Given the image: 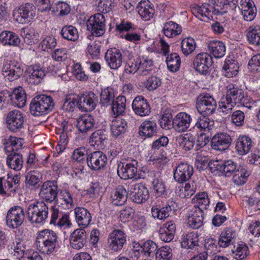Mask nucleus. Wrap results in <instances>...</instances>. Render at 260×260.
I'll list each match as a JSON object with an SVG mask.
<instances>
[{
  "label": "nucleus",
  "mask_w": 260,
  "mask_h": 260,
  "mask_svg": "<svg viewBox=\"0 0 260 260\" xmlns=\"http://www.w3.org/2000/svg\"><path fill=\"white\" fill-rule=\"evenodd\" d=\"M245 101H247V97L244 91L237 86L230 84L227 87L225 96L221 99L219 106L222 112L228 114L236 104L244 106Z\"/></svg>",
  "instance_id": "1"
},
{
  "label": "nucleus",
  "mask_w": 260,
  "mask_h": 260,
  "mask_svg": "<svg viewBox=\"0 0 260 260\" xmlns=\"http://www.w3.org/2000/svg\"><path fill=\"white\" fill-rule=\"evenodd\" d=\"M54 103L51 96L40 94L32 99L30 104V111L36 116L45 115L51 112Z\"/></svg>",
  "instance_id": "2"
},
{
  "label": "nucleus",
  "mask_w": 260,
  "mask_h": 260,
  "mask_svg": "<svg viewBox=\"0 0 260 260\" xmlns=\"http://www.w3.org/2000/svg\"><path fill=\"white\" fill-rule=\"evenodd\" d=\"M49 213V208L43 202H37L29 205L27 208V216L31 223L44 224Z\"/></svg>",
  "instance_id": "3"
},
{
  "label": "nucleus",
  "mask_w": 260,
  "mask_h": 260,
  "mask_svg": "<svg viewBox=\"0 0 260 260\" xmlns=\"http://www.w3.org/2000/svg\"><path fill=\"white\" fill-rule=\"evenodd\" d=\"M216 107L215 100L208 93L200 94L197 99L196 108L201 114L211 115L215 112Z\"/></svg>",
  "instance_id": "4"
},
{
  "label": "nucleus",
  "mask_w": 260,
  "mask_h": 260,
  "mask_svg": "<svg viewBox=\"0 0 260 260\" xmlns=\"http://www.w3.org/2000/svg\"><path fill=\"white\" fill-rule=\"evenodd\" d=\"M25 218L24 212L20 206L11 207L6 216V224L11 229H16L22 225Z\"/></svg>",
  "instance_id": "5"
},
{
  "label": "nucleus",
  "mask_w": 260,
  "mask_h": 260,
  "mask_svg": "<svg viewBox=\"0 0 260 260\" xmlns=\"http://www.w3.org/2000/svg\"><path fill=\"white\" fill-rule=\"evenodd\" d=\"M87 29L96 37L103 36L106 30L105 18L101 13L91 16L86 23Z\"/></svg>",
  "instance_id": "6"
},
{
  "label": "nucleus",
  "mask_w": 260,
  "mask_h": 260,
  "mask_svg": "<svg viewBox=\"0 0 260 260\" xmlns=\"http://www.w3.org/2000/svg\"><path fill=\"white\" fill-rule=\"evenodd\" d=\"M138 162L135 159L120 162L118 165L117 174L122 179H132L138 172Z\"/></svg>",
  "instance_id": "7"
},
{
  "label": "nucleus",
  "mask_w": 260,
  "mask_h": 260,
  "mask_svg": "<svg viewBox=\"0 0 260 260\" xmlns=\"http://www.w3.org/2000/svg\"><path fill=\"white\" fill-rule=\"evenodd\" d=\"M58 189L56 182L46 181L41 186L39 195L43 201L46 202H55L58 192Z\"/></svg>",
  "instance_id": "8"
},
{
  "label": "nucleus",
  "mask_w": 260,
  "mask_h": 260,
  "mask_svg": "<svg viewBox=\"0 0 260 260\" xmlns=\"http://www.w3.org/2000/svg\"><path fill=\"white\" fill-rule=\"evenodd\" d=\"M86 161L88 167L91 170L99 171L105 167L108 159L103 152L96 151L87 155Z\"/></svg>",
  "instance_id": "9"
},
{
  "label": "nucleus",
  "mask_w": 260,
  "mask_h": 260,
  "mask_svg": "<svg viewBox=\"0 0 260 260\" xmlns=\"http://www.w3.org/2000/svg\"><path fill=\"white\" fill-rule=\"evenodd\" d=\"M8 128L13 132L19 131L23 127L24 117L19 110H15L9 112L6 117Z\"/></svg>",
  "instance_id": "10"
},
{
  "label": "nucleus",
  "mask_w": 260,
  "mask_h": 260,
  "mask_svg": "<svg viewBox=\"0 0 260 260\" xmlns=\"http://www.w3.org/2000/svg\"><path fill=\"white\" fill-rule=\"evenodd\" d=\"M23 69L18 63L11 64L8 61L4 62L2 73L5 78L9 81L18 79L23 74Z\"/></svg>",
  "instance_id": "11"
},
{
  "label": "nucleus",
  "mask_w": 260,
  "mask_h": 260,
  "mask_svg": "<svg viewBox=\"0 0 260 260\" xmlns=\"http://www.w3.org/2000/svg\"><path fill=\"white\" fill-rule=\"evenodd\" d=\"M49 224L64 229L70 228L72 225V223L69 219V215L62 214L55 206H52L51 209V218Z\"/></svg>",
  "instance_id": "12"
},
{
  "label": "nucleus",
  "mask_w": 260,
  "mask_h": 260,
  "mask_svg": "<svg viewBox=\"0 0 260 260\" xmlns=\"http://www.w3.org/2000/svg\"><path fill=\"white\" fill-rule=\"evenodd\" d=\"M78 108L82 112L90 111L96 107L97 96L93 92L77 98Z\"/></svg>",
  "instance_id": "13"
},
{
  "label": "nucleus",
  "mask_w": 260,
  "mask_h": 260,
  "mask_svg": "<svg viewBox=\"0 0 260 260\" xmlns=\"http://www.w3.org/2000/svg\"><path fill=\"white\" fill-rule=\"evenodd\" d=\"M108 244L109 248L113 251L120 250L126 242V235L120 230H115L109 235Z\"/></svg>",
  "instance_id": "14"
},
{
  "label": "nucleus",
  "mask_w": 260,
  "mask_h": 260,
  "mask_svg": "<svg viewBox=\"0 0 260 260\" xmlns=\"http://www.w3.org/2000/svg\"><path fill=\"white\" fill-rule=\"evenodd\" d=\"M193 168L187 163H180L174 171V178L179 183L188 180L193 175Z\"/></svg>",
  "instance_id": "15"
},
{
  "label": "nucleus",
  "mask_w": 260,
  "mask_h": 260,
  "mask_svg": "<svg viewBox=\"0 0 260 260\" xmlns=\"http://www.w3.org/2000/svg\"><path fill=\"white\" fill-rule=\"evenodd\" d=\"M232 139L226 133H219L215 134L211 140V146L213 149L220 151L229 148L231 144Z\"/></svg>",
  "instance_id": "16"
},
{
  "label": "nucleus",
  "mask_w": 260,
  "mask_h": 260,
  "mask_svg": "<svg viewBox=\"0 0 260 260\" xmlns=\"http://www.w3.org/2000/svg\"><path fill=\"white\" fill-rule=\"evenodd\" d=\"M212 64V57L206 53L198 54L193 61L196 71L199 73L206 75L208 73L209 67Z\"/></svg>",
  "instance_id": "17"
},
{
  "label": "nucleus",
  "mask_w": 260,
  "mask_h": 260,
  "mask_svg": "<svg viewBox=\"0 0 260 260\" xmlns=\"http://www.w3.org/2000/svg\"><path fill=\"white\" fill-rule=\"evenodd\" d=\"M129 191L133 196V201L137 204L145 202L149 197L148 189L142 184L131 185Z\"/></svg>",
  "instance_id": "18"
},
{
  "label": "nucleus",
  "mask_w": 260,
  "mask_h": 260,
  "mask_svg": "<svg viewBox=\"0 0 260 260\" xmlns=\"http://www.w3.org/2000/svg\"><path fill=\"white\" fill-rule=\"evenodd\" d=\"M192 118L185 112L178 113L172 120V125L176 132H185L190 126Z\"/></svg>",
  "instance_id": "19"
},
{
  "label": "nucleus",
  "mask_w": 260,
  "mask_h": 260,
  "mask_svg": "<svg viewBox=\"0 0 260 260\" xmlns=\"http://www.w3.org/2000/svg\"><path fill=\"white\" fill-rule=\"evenodd\" d=\"M87 233L83 229H77L70 235L71 246L75 249L79 250L83 248L87 242Z\"/></svg>",
  "instance_id": "20"
},
{
  "label": "nucleus",
  "mask_w": 260,
  "mask_h": 260,
  "mask_svg": "<svg viewBox=\"0 0 260 260\" xmlns=\"http://www.w3.org/2000/svg\"><path fill=\"white\" fill-rule=\"evenodd\" d=\"M105 59L111 69H118L122 62V55L121 52L115 48L108 49L105 54Z\"/></svg>",
  "instance_id": "21"
},
{
  "label": "nucleus",
  "mask_w": 260,
  "mask_h": 260,
  "mask_svg": "<svg viewBox=\"0 0 260 260\" xmlns=\"http://www.w3.org/2000/svg\"><path fill=\"white\" fill-rule=\"evenodd\" d=\"M203 210L195 205L188 214L187 222L188 225L192 229H199L203 225Z\"/></svg>",
  "instance_id": "22"
},
{
  "label": "nucleus",
  "mask_w": 260,
  "mask_h": 260,
  "mask_svg": "<svg viewBox=\"0 0 260 260\" xmlns=\"http://www.w3.org/2000/svg\"><path fill=\"white\" fill-rule=\"evenodd\" d=\"M132 108L134 112L140 116L148 115L150 113V107L147 100L142 96L135 98L132 103Z\"/></svg>",
  "instance_id": "23"
},
{
  "label": "nucleus",
  "mask_w": 260,
  "mask_h": 260,
  "mask_svg": "<svg viewBox=\"0 0 260 260\" xmlns=\"http://www.w3.org/2000/svg\"><path fill=\"white\" fill-rule=\"evenodd\" d=\"M239 8L246 21L253 20L256 15V8L251 0H241Z\"/></svg>",
  "instance_id": "24"
},
{
  "label": "nucleus",
  "mask_w": 260,
  "mask_h": 260,
  "mask_svg": "<svg viewBox=\"0 0 260 260\" xmlns=\"http://www.w3.org/2000/svg\"><path fill=\"white\" fill-rule=\"evenodd\" d=\"M75 220L78 225L82 229L87 227L91 221V215L89 211L83 207H76L74 209Z\"/></svg>",
  "instance_id": "25"
},
{
  "label": "nucleus",
  "mask_w": 260,
  "mask_h": 260,
  "mask_svg": "<svg viewBox=\"0 0 260 260\" xmlns=\"http://www.w3.org/2000/svg\"><path fill=\"white\" fill-rule=\"evenodd\" d=\"M176 225L173 221H169L164 224L159 230V237L165 242H171L174 237Z\"/></svg>",
  "instance_id": "26"
},
{
  "label": "nucleus",
  "mask_w": 260,
  "mask_h": 260,
  "mask_svg": "<svg viewBox=\"0 0 260 260\" xmlns=\"http://www.w3.org/2000/svg\"><path fill=\"white\" fill-rule=\"evenodd\" d=\"M21 23L30 22L36 16V7L31 3H25L21 5L18 10Z\"/></svg>",
  "instance_id": "27"
},
{
  "label": "nucleus",
  "mask_w": 260,
  "mask_h": 260,
  "mask_svg": "<svg viewBox=\"0 0 260 260\" xmlns=\"http://www.w3.org/2000/svg\"><path fill=\"white\" fill-rule=\"evenodd\" d=\"M107 140V134L106 131L99 129L93 132L89 138V143L91 146L97 149H103Z\"/></svg>",
  "instance_id": "28"
},
{
  "label": "nucleus",
  "mask_w": 260,
  "mask_h": 260,
  "mask_svg": "<svg viewBox=\"0 0 260 260\" xmlns=\"http://www.w3.org/2000/svg\"><path fill=\"white\" fill-rule=\"evenodd\" d=\"M28 75L26 77L27 81L32 84H38L45 77V70L41 67L35 65L28 68Z\"/></svg>",
  "instance_id": "29"
},
{
  "label": "nucleus",
  "mask_w": 260,
  "mask_h": 260,
  "mask_svg": "<svg viewBox=\"0 0 260 260\" xmlns=\"http://www.w3.org/2000/svg\"><path fill=\"white\" fill-rule=\"evenodd\" d=\"M12 104L18 108H23L26 102V95L25 90L21 87L15 88L9 95Z\"/></svg>",
  "instance_id": "30"
},
{
  "label": "nucleus",
  "mask_w": 260,
  "mask_h": 260,
  "mask_svg": "<svg viewBox=\"0 0 260 260\" xmlns=\"http://www.w3.org/2000/svg\"><path fill=\"white\" fill-rule=\"evenodd\" d=\"M139 14L145 21L149 20L153 18L155 10L148 1L140 2L136 8Z\"/></svg>",
  "instance_id": "31"
},
{
  "label": "nucleus",
  "mask_w": 260,
  "mask_h": 260,
  "mask_svg": "<svg viewBox=\"0 0 260 260\" xmlns=\"http://www.w3.org/2000/svg\"><path fill=\"white\" fill-rule=\"evenodd\" d=\"M252 146L251 139L246 135L240 136L236 141L235 148L239 155L248 153Z\"/></svg>",
  "instance_id": "32"
},
{
  "label": "nucleus",
  "mask_w": 260,
  "mask_h": 260,
  "mask_svg": "<svg viewBox=\"0 0 260 260\" xmlns=\"http://www.w3.org/2000/svg\"><path fill=\"white\" fill-rule=\"evenodd\" d=\"M95 125V120L90 115L80 116L77 120V127L82 133H86L92 130Z\"/></svg>",
  "instance_id": "33"
},
{
  "label": "nucleus",
  "mask_w": 260,
  "mask_h": 260,
  "mask_svg": "<svg viewBox=\"0 0 260 260\" xmlns=\"http://www.w3.org/2000/svg\"><path fill=\"white\" fill-rule=\"evenodd\" d=\"M42 169L41 167H36L29 171L25 176L26 182L30 186L38 188L42 179Z\"/></svg>",
  "instance_id": "34"
},
{
  "label": "nucleus",
  "mask_w": 260,
  "mask_h": 260,
  "mask_svg": "<svg viewBox=\"0 0 260 260\" xmlns=\"http://www.w3.org/2000/svg\"><path fill=\"white\" fill-rule=\"evenodd\" d=\"M214 121L210 120L208 117L203 116L200 117L195 124V127L198 128L201 132H203L204 134H201L199 138V141L203 140V137L206 138V132H209L213 126Z\"/></svg>",
  "instance_id": "35"
},
{
  "label": "nucleus",
  "mask_w": 260,
  "mask_h": 260,
  "mask_svg": "<svg viewBox=\"0 0 260 260\" xmlns=\"http://www.w3.org/2000/svg\"><path fill=\"white\" fill-rule=\"evenodd\" d=\"M8 167L15 171H20L23 165L22 155L19 152H14L9 154L7 159Z\"/></svg>",
  "instance_id": "36"
},
{
  "label": "nucleus",
  "mask_w": 260,
  "mask_h": 260,
  "mask_svg": "<svg viewBox=\"0 0 260 260\" xmlns=\"http://www.w3.org/2000/svg\"><path fill=\"white\" fill-rule=\"evenodd\" d=\"M0 42L5 45L17 46L20 44V39L15 33L5 30L0 34Z\"/></svg>",
  "instance_id": "37"
},
{
  "label": "nucleus",
  "mask_w": 260,
  "mask_h": 260,
  "mask_svg": "<svg viewBox=\"0 0 260 260\" xmlns=\"http://www.w3.org/2000/svg\"><path fill=\"white\" fill-rule=\"evenodd\" d=\"M127 192L122 186H119L111 195V203L115 206H122L127 200Z\"/></svg>",
  "instance_id": "38"
},
{
  "label": "nucleus",
  "mask_w": 260,
  "mask_h": 260,
  "mask_svg": "<svg viewBox=\"0 0 260 260\" xmlns=\"http://www.w3.org/2000/svg\"><path fill=\"white\" fill-rule=\"evenodd\" d=\"M127 127V123L124 119L117 117L112 121L111 133L113 136L117 137L125 132Z\"/></svg>",
  "instance_id": "39"
},
{
  "label": "nucleus",
  "mask_w": 260,
  "mask_h": 260,
  "mask_svg": "<svg viewBox=\"0 0 260 260\" xmlns=\"http://www.w3.org/2000/svg\"><path fill=\"white\" fill-rule=\"evenodd\" d=\"M156 128L157 126L154 122L146 120L140 126V135L146 138H151L156 135Z\"/></svg>",
  "instance_id": "40"
},
{
  "label": "nucleus",
  "mask_w": 260,
  "mask_h": 260,
  "mask_svg": "<svg viewBox=\"0 0 260 260\" xmlns=\"http://www.w3.org/2000/svg\"><path fill=\"white\" fill-rule=\"evenodd\" d=\"M239 67L238 62L232 59L226 58L222 67L224 75L228 78L236 76L239 72Z\"/></svg>",
  "instance_id": "41"
},
{
  "label": "nucleus",
  "mask_w": 260,
  "mask_h": 260,
  "mask_svg": "<svg viewBox=\"0 0 260 260\" xmlns=\"http://www.w3.org/2000/svg\"><path fill=\"white\" fill-rule=\"evenodd\" d=\"M236 237L235 232L230 229L223 230L220 234L218 244L220 247L225 248L233 244Z\"/></svg>",
  "instance_id": "42"
},
{
  "label": "nucleus",
  "mask_w": 260,
  "mask_h": 260,
  "mask_svg": "<svg viewBox=\"0 0 260 260\" xmlns=\"http://www.w3.org/2000/svg\"><path fill=\"white\" fill-rule=\"evenodd\" d=\"M163 32L166 37L172 38L181 33L182 27L176 22L170 21L164 24Z\"/></svg>",
  "instance_id": "43"
},
{
  "label": "nucleus",
  "mask_w": 260,
  "mask_h": 260,
  "mask_svg": "<svg viewBox=\"0 0 260 260\" xmlns=\"http://www.w3.org/2000/svg\"><path fill=\"white\" fill-rule=\"evenodd\" d=\"M199 238L197 233L190 232L184 235L181 243L182 247L192 249L199 245Z\"/></svg>",
  "instance_id": "44"
},
{
  "label": "nucleus",
  "mask_w": 260,
  "mask_h": 260,
  "mask_svg": "<svg viewBox=\"0 0 260 260\" xmlns=\"http://www.w3.org/2000/svg\"><path fill=\"white\" fill-rule=\"evenodd\" d=\"M210 6L208 4H204L201 6H197L192 9L193 14L201 20L207 21L212 18L211 11L209 10Z\"/></svg>",
  "instance_id": "45"
},
{
  "label": "nucleus",
  "mask_w": 260,
  "mask_h": 260,
  "mask_svg": "<svg viewBox=\"0 0 260 260\" xmlns=\"http://www.w3.org/2000/svg\"><path fill=\"white\" fill-rule=\"evenodd\" d=\"M20 34L24 42L28 45L35 44L38 40L39 34L35 28L32 27L21 29Z\"/></svg>",
  "instance_id": "46"
},
{
  "label": "nucleus",
  "mask_w": 260,
  "mask_h": 260,
  "mask_svg": "<svg viewBox=\"0 0 260 260\" xmlns=\"http://www.w3.org/2000/svg\"><path fill=\"white\" fill-rule=\"evenodd\" d=\"M249 175L245 168L239 166L234 173L233 181L237 185H242L245 183Z\"/></svg>",
  "instance_id": "47"
},
{
  "label": "nucleus",
  "mask_w": 260,
  "mask_h": 260,
  "mask_svg": "<svg viewBox=\"0 0 260 260\" xmlns=\"http://www.w3.org/2000/svg\"><path fill=\"white\" fill-rule=\"evenodd\" d=\"M60 35L63 39L70 41L75 42L79 38L77 29L72 25L63 26L61 30Z\"/></svg>",
  "instance_id": "48"
},
{
  "label": "nucleus",
  "mask_w": 260,
  "mask_h": 260,
  "mask_svg": "<svg viewBox=\"0 0 260 260\" xmlns=\"http://www.w3.org/2000/svg\"><path fill=\"white\" fill-rule=\"evenodd\" d=\"M233 257L237 260H243L249 254L248 247L244 244H238L232 250Z\"/></svg>",
  "instance_id": "49"
},
{
  "label": "nucleus",
  "mask_w": 260,
  "mask_h": 260,
  "mask_svg": "<svg viewBox=\"0 0 260 260\" xmlns=\"http://www.w3.org/2000/svg\"><path fill=\"white\" fill-rule=\"evenodd\" d=\"M166 63L168 69L172 72H176L180 68L181 59L179 55L176 53H173L168 55Z\"/></svg>",
  "instance_id": "50"
},
{
  "label": "nucleus",
  "mask_w": 260,
  "mask_h": 260,
  "mask_svg": "<svg viewBox=\"0 0 260 260\" xmlns=\"http://www.w3.org/2000/svg\"><path fill=\"white\" fill-rule=\"evenodd\" d=\"M126 98L123 95L118 96L112 103V110L115 116L124 113L125 110Z\"/></svg>",
  "instance_id": "51"
},
{
  "label": "nucleus",
  "mask_w": 260,
  "mask_h": 260,
  "mask_svg": "<svg viewBox=\"0 0 260 260\" xmlns=\"http://www.w3.org/2000/svg\"><path fill=\"white\" fill-rule=\"evenodd\" d=\"M180 146L185 150L191 149L194 144L195 138L190 134L181 135L178 139Z\"/></svg>",
  "instance_id": "52"
},
{
  "label": "nucleus",
  "mask_w": 260,
  "mask_h": 260,
  "mask_svg": "<svg viewBox=\"0 0 260 260\" xmlns=\"http://www.w3.org/2000/svg\"><path fill=\"white\" fill-rule=\"evenodd\" d=\"M171 210V206L169 204L161 208L153 206L151 208V213L154 218L162 220L169 217Z\"/></svg>",
  "instance_id": "53"
},
{
  "label": "nucleus",
  "mask_w": 260,
  "mask_h": 260,
  "mask_svg": "<svg viewBox=\"0 0 260 260\" xmlns=\"http://www.w3.org/2000/svg\"><path fill=\"white\" fill-rule=\"evenodd\" d=\"M114 101V94L112 88L108 87L102 90L100 94V104L103 106L111 105Z\"/></svg>",
  "instance_id": "54"
},
{
  "label": "nucleus",
  "mask_w": 260,
  "mask_h": 260,
  "mask_svg": "<svg viewBox=\"0 0 260 260\" xmlns=\"http://www.w3.org/2000/svg\"><path fill=\"white\" fill-rule=\"evenodd\" d=\"M209 50L215 58L223 57L225 53V46L221 42H215L208 46Z\"/></svg>",
  "instance_id": "55"
},
{
  "label": "nucleus",
  "mask_w": 260,
  "mask_h": 260,
  "mask_svg": "<svg viewBox=\"0 0 260 260\" xmlns=\"http://www.w3.org/2000/svg\"><path fill=\"white\" fill-rule=\"evenodd\" d=\"M71 11V7L69 4L63 2H59L52 5L51 12L54 15L66 16Z\"/></svg>",
  "instance_id": "56"
},
{
  "label": "nucleus",
  "mask_w": 260,
  "mask_h": 260,
  "mask_svg": "<svg viewBox=\"0 0 260 260\" xmlns=\"http://www.w3.org/2000/svg\"><path fill=\"white\" fill-rule=\"evenodd\" d=\"M181 44L182 52L185 56H187L192 53L196 47L195 41L191 38L184 39L182 41Z\"/></svg>",
  "instance_id": "57"
},
{
  "label": "nucleus",
  "mask_w": 260,
  "mask_h": 260,
  "mask_svg": "<svg viewBox=\"0 0 260 260\" xmlns=\"http://www.w3.org/2000/svg\"><path fill=\"white\" fill-rule=\"evenodd\" d=\"M55 203L57 205H64L66 208L71 209L74 207L73 201L71 193L67 190H63L61 192L59 199L56 198Z\"/></svg>",
  "instance_id": "58"
},
{
  "label": "nucleus",
  "mask_w": 260,
  "mask_h": 260,
  "mask_svg": "<svg viewBox=\"0 0 260 260\" xmlns=\"http://www.w3.org/2000/svg\"><path fill=\"white\" fill-rule=\"evenodd\" d=\"M213 2L212 14L217 15L219 14L222 15L227 13L229 11L227 0H212Z\"/></svg>",
  "instance_id": "59"
},
{
  "label": "nucleus",
  "mask_w": 260,
  "mask_h": 260,
  "mask_svg": "<svg viewBox=\"0 0 260 260\" xmlns=\"http://www.w3.org/2000/svg\"><path fill=\"white\" fill-rule=\"evenodd\" d=\"M192 202L198 204L197 207H199L203 210V209H207L209 206V200L208 195L205 192H201L197 193L192 199Z\"/></svg>",
  "instance_id": "60"
},
{
  "label": "nucleus",
  "mask_w": 260,
  "mask_h": 260,
  "mask_svg": "<svg viewBox=\"0 0 260 260\" xmlns=\"http://www.w3.org/2000/svg\"><path fill=\"white\" fill-rule=\"evenodd\" d=\"M246 37L250 44L260 45V28H249Z\"/></svg>",
  "instance_id": "61"
},
{
  "label": "nucleus",
  "mask_w": 260,
  "mask_h": 260,
  "mask_svg": "<svg viewBox=\"0 0 260 260\" xmlns=\"http://www.w3.org/2000/svg\"><path fill=\"white\" fill-rule=\"evenodd\" d=\"M37 239L42 241H57V236L53 231L46 229L39 233Z\"/></svg>",
  "instance_id": "62"
},
{
  "label": "nucleus",
  "mask_w": 260,
  "mask_h": 260,
  "mask_svg": "<svg viewBox=\"0 0 260 260\" xmlns=\"http://www.w3.org/2000/svg\"><path fill=\"white\" fill-rule=\"evenodd\" d=\"M156 260H172V249L168 246H162L155 252Z\"/></svg>",
  "instance_id": "63"
},
{
  "label": "nucleus",
  "mask_w": 260,
  "mask_h": 260,
  "mask_svg": "<svg viewBox=\"0 0 260 260\" xmlns=\"http://www.w3.org/2000/svg\"><path fill=\"white\" fill-rule=\"evenodd\" d=\"M56 41L52 36H47L41 42L40 46L42 50L48 52L54 49L56 46Z\"/></svg>",
  "instance_id": "64"
}]
</instances>
